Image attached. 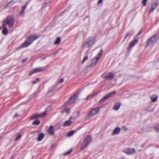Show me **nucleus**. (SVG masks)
<instances>
[{"label":"nucleus","mask_w":159,"mask_h":159,"mask_svg":"<svg viewBox=\"0 0 159 159\" xmlns=\"http://www.w3.org/2000/svg\"><path fill=\"white\" fill-rule=\"evenodd\" d=\"M18 114H16L13 117L14 118H15V117H18Z\"/></svg>","instance_id":"obj_45"},{"label":"nucleus","mask_w":159,"mask_h":159,"mask_svg":"<svg viewBox=\"0 0 159 159\" xmlns=\"http://www.w3.org/2000/svg\"><path fill=\"white\" fill-rule=\"evenodd\" d=\"M70 111V109L69 108H66L64 110L62 111L61 112L62 113H64V112H66L67 114H69Z\"/></svg>","instance_id":"obj_23"},{"label":"nucleus","mask_w":159,"mask_h":159,"mask_svg":"<svg viewBox=\"0 0 159 159\" xmlns=\"http://www.w3.org/2000/svg\"><path fill=\"white\" fill-rule=\"evenodd\" d=\"M99 108L97 107L91 110L88 114L86 118L92 117L97 114L99 111Z\"/></svg>","instance_id":"obj_3"},{"label":"nucleus","mask_w":159,"mask_h":159,"mask_svg":"<svg viewBox=\"0 0 159 159\" xmlns=\"http://www.w3.org/2000/svg\"><path fill=\"white\" fill-rule=\"evenodd\" d=\"M132 36V35L130 34L129 33H127L126 34L124 39L123 41H124L126 39L127 37L129 35Z\"/></svg>","instance_id":"obj_34"},{"label":"nucleus","mask_w":159,"mask_h":159,"mask_svg":"<svg viewBox=\"0 0 159 159\" xmlns=\"http://www.w3.org/2000/svg\"><path fill=\"white\" fill-rule=\"evenodd\" d=\"M148 0H143L142 2V3L143 6H145L147 4V3Z\"/></svg>","instance_id":"obj_29"},{"label":"nucleus","mask_w":159,"mask_h":159,"mask_svg":"<svg viewBox=\"0 0 159 159\" xmlns=\"http://www.w3.org/2000/svg\"><path fill=\"white\" fill-rule=\"evenodd\" d=\"M2 27L3 28V29L2 30V34L4 35H7L8 33V30L6 26L2 25Z\"/></svg>","instance_id":"obj_19"},{"label":"nucleus","mask_w":159,"mask_h":159,"mask_svg":"<svg viewBox=\"0 0 159 159\" xmlns=\"http://www.w3.org/2000/svg\"><path fill=\"white\" fill-rule=\"evenodd\" d=\"M39 80L40 79L39 78H37L35 80L32 81V83L34 84H35L36 83L37 81H39Z\"/></svg>","instance_id":"obj_38"},{"label":"nucleus","mask_w":159,"mask_h":159,"mask_svg":"<svg viewBox=\"0 0 159 159\" xmlns=\"http://www.w3.org/2000/svg\"><path fill=\"white\" fill-rule=\"evenodd\" d=\"M11 159H13V157H11Z\"/></svg>","instance_id":"obj_50"},{"label":"nucleus","mask_w":159,"mask_h":159,"mask_svg":"<svg viewBox=\"0 0 159 159\" xmlns=\"http://www.w3.org/2000/svg\"><path fill=\"white\" fill-rule=\"evenodd\" d=\"M91 137L88 135L84 139L83 143H86L88 145L91 142Z\"/></svg>","instance_id":"obj_12"},{"label":"nucleus","mask_w":159,"mask_h":159,"mask_svg":"<svg viewBox=\"0 0 159 159\" xmlns=\"http://www.w3.org/2000/svg\"><path fill=\"white\" fill-rule=\"evenodd\" d=\"M88 56H85L83 60L82 61V63H83L84 62L88 59Z\"/></svg>","instance_id":"obj_31"},{"label":"nucleus","mask_w":159,"mask_h":159,"mask_svg":"<svg viewBox=\"0 0 159 159\" xmlns=\"http://www.w3.org/2000/svg\"><path fill=\"white\" fill-rule=\"evenodd\" d=\"M38 37L36 35H32L23 43L19 48V49L26 48L30 46L33 41L37 39Z\"/></svg>","instance_id":"obj_1"},{"label":"nucleus","mask_w":159,"mask_h":159,"mask_svg":"<svg viewBox=\"0 0 159 159\" xmlns=\"http://www.w3.org/2000/svg\"><path fill=\"white\" fill-rule=\"evenodd\" d=\"M115 91L112 92L105 96L102 99H107L108 98L110 97L113 95L115 94Z\"/></svg>","instance_id":"obj_17"},{"label":"nucleus","mask_w":159,"mask_h":159,"mask_svg":"<svg viewBox=\"0 0 159 159\" xmlns=\"http://www.w3.org/2000/svg\"><path fill=\"white\" fill-rule=\"evenodd\" d=\"M80 92L79 91L77 92L74 95L70 97L69 99H75L77 98L80 95Z\"/></svg>","instance_id":"obj_16"},{"label":"nucleus","mask_w":159,"mask_h":159,"mask_svg":"<svg viewBox=\"0 0 159 159\" xmlns=\"http://www.w3.org/2000/svg\"><path fill=\"white\" fill-rule=\"evenodd\" d=\"M152 110H150V111H152ZM148 111H149V110H148Z\"/></svg>","instance_id":"obj_51"},{"label":"nucleus","mask_w":159,"mask_h":159,"mask_svg":"<svg viewBox=\"0 0 159 159\" xmlns=\"http://www.w3.org/2000/svg\"><path fill=\"white\" fill-rule=\"evenodd\" d=\"M29 102V100H27L26 102H24V103H28Z\"/></svg>","instance_id":"obj_48"},{"label":"nucleus","mask_w":159,"mask_h":159,"mask_svg":"<svg viewBox=\"0 0 159 159\" xmlns=\"http://www.w3.org/2000/svg\"><path fill=\"white\" fill-rule=\"evenodd\" d=\"M122 128H123V129L125 130L127 129V127L125 126H123Z\"/></svg>","instance_id":"obj_41"},{"label":"nucleus","mask_w":159,"mask_h":159,"mask_svg":"<svg viewBox=\"0 0 159 159\" xmlns=\"http://www.w3.org/2000/svg\"><path fill=\"white\" fill-rule=\"evenodd\" d=\"M103 0H99L98 2V3L99 4L102 3V2Z\"/></svg>","instance_id":"obj_44"},{"label":"nucleus","mask_w":159,"mask_h":159,"mask_svg":"<svg viewBox=\"0 0 159 159\" xmlns=\"http://www.w3.org/2000/svg\"><path fill=\"white\" fill-rule=\"evenodd\" d=\"M24 11H23V10L22 9V10L20 13V15H21L23 14L24 12Z\"/></svg>","instance_id":"obj_43"},{"label":"nucleus","mask_w":159,"mask_h":159,"mask_svg":"<svg viewBox=\"0 0 159 159\" xmlns=\"http://www.w3.org/2000/svg\"><path fill=\"white\" fill-rule=\"evenodd\" d=\"M102 77L105 80H111L114 78V75L111 72L108 73H104L102 75Z\"/></svg>","instance_id":"obj_6"},{"label":"nucleus","mask_w":159,"mask_h":159,"mask_svg":"<svg viewBox=\"0 0 159 159\" xmlns=\"http://www.w3.org/2000/svg\"><path fill=\"white\" fill-rule=\"evenodd\" d=\"M28 2H27L25 5L22 7V9L23 10V11H25V9L26 8L28 4Z\"/></svg>","instance_id":"obj_35"},{"label":"nucleus","mask_w":159,"mask_h":159,"mask_svg":"<svg viewBox=\"0 0 159 159\" xmlns=\"http://www.w3.org/2000/svg\"><path fill=\"white\" fill-rule=\"evenodd\" d=\"M156 36L157 35H155L153 37H152L149 39L147 42V45H149L150 43H155L159 38H157Z\"/></svg>","instance_id":"obj_10"},{"label":"nucleus","mask_w":159,"mask_h":159,"mask_svg":"<svg viewBox=\"0 0 159 159\" xmlns=\"http://www.w3.org/2000/svg\"><path fill=\"white\" fill-rule=\"evenodd\" d=\"M93 38H89L88 40L86 43H84L82 45V47L83 48H85L87 47H89L93 44Z\"/></svg>","instance_id":"obj_5"},{"label":"nucleus","mask_w":159,"mask_h":159,"mask_svg":"<svg viewBox=\"0 0 159 159\" xmlns=\"http://www.w3.org/2000/svg\"><path fill=\"white\" fill-rule=\"evenodd\" d=\"M53 128V126L51 125L48 130V133L51 135H53L55 134V132L54 131Z\"/></svg>","instance_id":"obj_13"},{"label":"nucleus","mask_w":159,"mask_h":159,"mask_svg":"<svg viewBox=\"0 0 159 159\" xmlns=\"http://www.w3.org/2000/svg\"><path fill=\"white\" fill-rule=\"evenodd\" d=\"M64 81V79L63 78H61L59 81V83H61L63 82Z\"/></svg>","instance_id":"obj_40"},{"label":"nucleus","mask_w":159,"mask_h":159,"mask_svg":"<svg viewBox=\"0 0 159 159\" xmlns=\"http://www.w3.org/2000/svg\"><path fill=\"white\" fill-rule=\"evenodd\" d=\"M72 101L73 102H75V100H69L67 102V103H69V102H72Z\"/></svg>","instance_id":"obj_39"},{"label":"nucleus","mask_w":159,"mask_h":159,"mask_svg":"<svg viewBox=\"0 0 159 159\" xmlns=\"http://www.w3.org/2000/svg\"><path fill=\"white\" fill-rule=\"evenodd\" d=\"M157 98L158 96L156 95H153L151 97V99H157Z\"/></svg>","instance_id":"obj_30"},{"label":"nucleus","mask_w":159,"mask_h":159,"mask_svg":"<svg viewBox=\"0 0 159 159\" xmlns=\"http://www.w3.org/2000/svg\"><path fill=\"white\" fill-rule=\"evenodd\" d=\"M16 2H14V0H12L9 2L8 3V4H9L10 3H11V5H12L13 4L15 3Z\"/></svg>","instance_id":"obj_37"},{"label":"nucleus","mask_w":159,"mask_h":159,"mask_svg":"<svg viewBox=\"0 0 159 159\" xmlns=\"http://www.w3.org/2000/svg\"><path fill=\"white\" fill-rule=\"evenodd\" d=\"M21 137V134H19V135L15 139L16 141H18L19 140Z\"/></svg>","instance_id":"obj_33"},{"label":"nucleus","mask_w":159,"mask_h":159,"mask_svg":"<svg viewBox=\"0 0 159 159\" xmlns=\"http://www.w3.org/2000/svg\"><path fill=\"white\" fill-rule=\"evenodd\" d=\"M45 70L44 67H39L33 69L29 73V75H31L33 74L43 71Z\"/></svg>","instance_id":"obj_7"},{"label":"nucleus","mask_w":159,"mask_h":159,"mask_svg":"<svg viewBox=\"0 0 159 159\" xmlns=\"http://www.w3.org/2000/svg\"><path fill=\"white\" fill-rule=\"evenodd\" d=\"M123 152L128 154H133L135 152V150L134 148H128L124 149Z\"/></svg>","instance_id":"obj_8"},{"label":"nucleus","mask_w":159,"mask_h":159,"mask_svg":"<svg viewBox=\"0 0 159 159\" xmlns=\"http://www.w3.org/2000/svg\"><path fill=\"white\" fill-rule=\"evenodd\" d=\"M44 137V134L42 133H40L38 135V138L37 139V140L38 141H40L43 140Z\"/></svg>","instance_id":"obj_18"},{"label":"nucleus","mask_w":159,"mask_h":159,"mask_svg":"<svg viewBox=\"0 0 159 159\" xmlns=\"http://www.w3.org/2000/svg\"><path fill=\"white\" fill-rule=\"evenodd\" d=\"M96 95V93H93V94H91L89 95L86 98V99H90L91 98H93V97H94Z\"/></svg>","instance_id":"obj_24"},{"label":"nucleus","mask_w":159,"mask_h":159,"mask_svg":"<svg viewBox=\"0 0 159 159\" xmlns=\"http://www.w3.org/2000/svg\"><path fill=\"white\" fill-rule=\"evenodd\" d=\"M121 104L120 102H117L113 106V109L115 110H117L120 107Z\"/></svg>","instance_id":"obj_15"},{"label":"nucleus","mask_w":159,"mask_h":159,"mask_svg":"<svg viewBox=\"0 0 159 159\" xmlns=\"http://www.w3.org/2000/svg\"><path fill=\"white\" fill-rule=\"evenodd\" d=\"M75 131L74 130H71L67 133V136H71L73 135V134L75 133Z\"/></svg>","instance_id":"obj_25"},{"label":"nucleus","mask_w":159,"mask_h":159,"mask_svg":"<svg viewBox=\"0 0 159 159\" xmlns=\"http://www.w3.org/2000/svg\"><path fill=\"white\" fill-rule=\"evenodd\" d=\"M104 100H101L100 102H99V103H100L101 102H103V101Z\"/></svg>","instance_id":"obj_47"},{"label":"nucleus","mask_w":159,"mask_h":159,"mask_svg":"<svg viewBox=\"0 0 159 159\" xmlns=\"http://www.w3.org/2000/svg\"><path fill=\"white\" fill-rule=\"evenodd\" d=\"M155 129L156 130H159V125H156L155 126Z\"/></svg>","instance_id":"obj_36"},{"label":"nucleus","mask_w":159,"mask_h":159,"mask_svg":"<svg viewBox=\"0 0 159 159\" xmlns=\"http://www.w3.org/2000/svg\"><path fill=\"white\" fill-rule=\"evenodd\" d=\"M72 150H73L71 148L70 150H69L67 152H66L64 153V155H66L70 154V153H71V152H72Z\"/></svg>","instance_id":"obj_32"},{"label":"nucleus","mask_w":159,"mask_h":159,"mask_svg":"<svg viewBox=\"0 0 159 159\" xmlns=\"http://www.w3.org/2000/svg\"><path fill=\"white\" fill-rule=\"evenodd\" d=\"M41 117L40 115V114H35L32 116L30 118L31 120H33L35 119L38 118H39Z\"/></svg>","instance_id":"obj_21"},{"label":"nucleus","mask_w":159,"mask_h":159,"mask_svg":"<svg viewBox=\"0 0 159 159\" xmlns=\"http://www.w3.org/2000/svg\"><path fill=\"white\" fill-rule=\"evenodd\" d=\"M102 54V51L101 50L98 54L95 57L93 58L91 61L90 66H94L97 63L98 60Z\"/></svg>","instance_id":"obj_4"},{"label":"nucleus","mask_w":159,"mask_h":159,"mask_svg":"<svg viewBox=\"0 0 159 159\" xmlns=\"http://www.w3.org/2000/svg\"><path fill=\"white\" fill-rule=\"evenodd\" d=\"M120 130V127H117L116 128L114 129L112 133V135H113L115 134H118L119 133Z\"/></svg>","instance_id":"obj_14"},{"label":"nucleus","mask_w":159,"mask_h":159,"mask_svg":"<svg viewBox=\"0 0 159 159\" xmlns=\"http://www.w3.org/2000/svg\"><path fill=\"white\" fill-rule=\"evenodd\" d=\"M157 100H151V102H155Z\"/></svg>","instance_id":"obj_46"},{"label":"nucleus","mask_w":159,"mask_h":159,"mask_svg":"<svg viewBox=\"0 0 159 159\" xmlns=\"http://www.w3.org/2000/svg\"><path fill=\"white\" fill-rule=\"evenodd\" d=\"M139 39L137 37H135L133 40L131 41L129 45V48H131L135 46L138 42Z\"/></svg>","instance_id":"obj_9"},{"label":"nucleus","mask_w":159,"mask_h":159,"mask_svg":"<svg viewBox=\"0 0 159 159\" xmlns=\"http://www.w3.org/2000/svg\"><path fill=\"white\" fill-rule=\"evenodd\" d=\"M47 111H45L40 114V115L41 117H42L46 116L47 115Z\"/></svg>","instance_id":"obj_27"},{"label":"nucleus","mask_w":159,"mask_h":159,"mask_svg":"<svg viewBox=\"0 0 159 159\" xmlns=\"http://www.w3.org/2000/svg\"><path fill=\"white\" fill-rule=\"evenodd\" d=\"M88 145L87 144L84 143H83V144L82 145L80 148V149H85L87 147Z\"/></svg>","instance_id":"obj_28"},{"label":"nucleus","mask_w":159,"mask_h":159,"mask_svg":"<svg viewBox=\"0 0 159 159\" xmlns=\"http://www.w3.org/2000/svg\"><path fill=\"white\" fill-rule=\"evenodd\" d=\"M157 5L158 3L157 2H154L153 3L151 4L149 12L150 13L152 12L156 8Z\"/></svg>","instance_id":"obj_11"},{"label":"nucleus","mask_w":159,"mask_h":159,"mask_svg":"<svg viewBox=\"0 0 159 159\" xmlns=\"http://www.w3.org/2000/svg\"><path fill=\"white\" fill-rule=\"evenodd\" d=\"M142 33V30H140L137 34V36L140 35Z\"/></svg>","instance_id":"obj_42"},{"label":"nucleus","mask_w":159,"mask_h":159,"mask_svg":"<svg viewBox=\"0 0 159 159\" xmlns=\"http://www.w3.org/2000/svg\"><path fill=\"white\" fill-rule=\"evenodd\" d=\"M14 22L15 20L13 16H9L3 20L2 25L6 26L8 25L9 27H11L13 26Z\"/></svg>","instance_id":"obj_2"},{"label":"nucleus","mask_w":159,"mask_h":159,"mask_svg":"<svg viewBox=\"0 0 159 159\" xmlns=\"http://www.w3.org/2000/svg\"><path fill=\"white\" fill-rule=\"evenodd\" d=\"M61 42V39L60 37H58L57 38L56 40L54 42V44L58 45Z\"/></svg>","instance_id":"obj_22"},{"label":"nucleus","mask_w":159,"mask_h":159,"mask_svg":"<svg viewBox=\"0 0 159 159\" xmlns=\"http://www.w3.org/2000/svg\"><path fill=\"white\" fill-rule=\"evenodd\" d=\"M40 121L39 120H36L33 122V124L35 125H39L40 124Z\"/></svg>","instance_id":"obj_26"},{"label":"nucleus","mask_w":159,"mask_h":159,"mask_svg":"<svg viewBox=\"0 0 159 159\" xmlns=\"http://www.w3.org/2000/svg\"><path fill=\"white\" fill-rule=\"evenodd\" d=\"M80 112L79 111H77V114H80Z\"/></svg>","instance_id":"obj_49"},{"label":"nucleus","mask_w":159,"mask_h":159,"mask_svg":"<svg viewBox=\"0 0 159 159\" xmlns=\"http://www.w3.org/2000/svg\"><path fill=\"white\" fill-rule=\"evenodd\" d=\"M72 123V121L69 120L66 121L64 123L63 125L64 126H68L70 125Z\"/></svg>","instance_id":"obj_20"}]
</instances>
